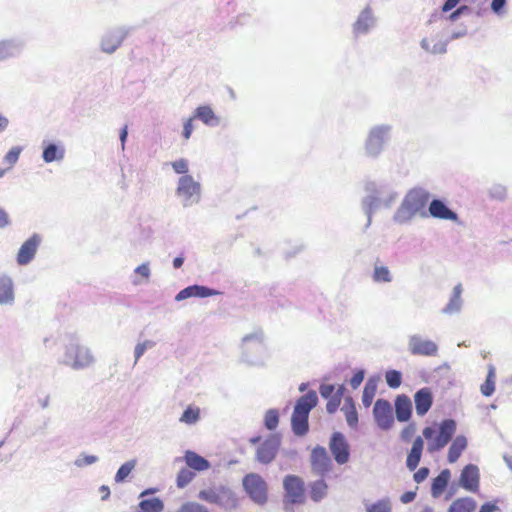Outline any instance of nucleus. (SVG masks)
<instances>
[{"label":"nucleus","instance_id":"ea45409f","mask_svg":"<svg viewBox=\"0 0 512 512\" xmlns=\"http://www.w3.org/2000/svg\"><path fill=\"white\" fill-rule=\"evenodd\" d=\"M377 390V381L374 378H369L365 384L362 403L365 407H369L372 404L373 398Z\"/></svg>","mask_w":512,"mask_h":512},{"label":"nucleus","instance_id":"bf43d9fd","mask_svg":"<svg viewBox=\"0 0 512 512\" xmlns=\"http://www.w3.org/2000/svg\"><path fill=\"white\" fill-rule=\"evenodd\" d=\"M341 401L339 400V396H332L329 398L326 404V410L329 414H333L337 411Z\"/></svg>","mask_w":512,"mask_h":512},{"label":"nucleus","instance_id":"6e6552de","mask_svg":"<svg viewBox=\"0 0 512 512\" xmlns=\"http://www.w3.org/2000/svg\"><path fill=\"white\" fill-rule=\"evenodd\" d=\"M456 431V422L453 419H445L439 425V432L434 437L433 427H425L422 431L423 437L428 440L427 450L430 453L442 450L451 440Z\"/></svg>","mask_w":512,"mask_h":512},{"label":"nucleus","instance_id":"9b49d317","mask_svg":"<svg viewBox=\"0 0 512 512\" xmlns=\"http://www.w3.org/2000/svg\"><path fill=\"white\" fill-rule=\"evenodd\" d=\"M407 349L411 355L424 357L437 356L439 350L438 345L434 341L418 333L408 336Z\"/></svg>","mask_w":512,"mask_h":512},{"label":"nucleus","instance_id":"c85d7f7f","mask_svg":"<svg viewBox=\"0 0 512 512\" xmlns=\"http://www.w3.org/2000/svg\"><path fill=\"white\" fill-rule=\"evenodd\" d=\"M14 300L13 281L11 277L2 275L0 277V305H13Z\"/></svg>","mask_w":512,"mask_h":512},{"label":"nucleus","instance_id":"423d86ee","mask_svg":"<svg viewBox=\"0 0 512 512\" xmlns=\"http://www.w3.org/2000/svg\"><path fill=\"white\" fill-rule=\"evenodd\" d=\"M242 357L250 365H263L266 359V347L261 330H256L242 338Z\"/></svg>","mask_w":512,"mask_h":512},{"label":"nucleus","instance_id":"37998d69","mask_svg":"<svg viewBox=\"0 0 512 512\" xmlns=\"http://www.w3.org/2000/svg\"><path fill=\"white\" fill-rule=\"evenodd\" d=\"M200 418V409L198 407L189 406L181 415L180 422L193 425Z\"/></svg>","mask_w":512,"mask_h":512},{"label":"nucleus","instance_id":"dca6fc26","mask_svg":"<svg viewBox=\"0 0 512 512\" xmlns=\"http://www.w3.org/2000/svg\"><path fill=\"white\" fill-rule=\"evenodd\" d=\"M329 448L338 464L342 465L348 462L350 456L349 445L342 433L334 432L332 434Z\"/></svg>","mask_w":512,"mask_h":512},{"label":"nucleus","instance_id":"1a4fd4ad","mask_svg":"<svg viewBox=\"0 0 512 512\" xmlns=\"http://www.w3.org/2000/svg\"><path fill=\"white\" fill-rule=\"evenodd\" d=\"M285 490L284 509L293 512V505L304 502V482L296 475H287L283 480Z\"/></svg>","mask_w":512,"mask_h":512},{"label":"nucleus","instance_id":"09e8293b","mask_svg":"<svg viewBox=\"0 0 512 512\" xmlns=\"http://www.w3.org/2000/svg\"><path fill=\"white\" fill-rule=\"evenodd\" d=\"M99 458L95 455H87L85 453H81L75 460L74 465L78 468H83L89 465L96 463Z\"/></svg>","mask_w":512,"mask_h":512},{"label":"nucleus","instance_id":"4be33fe9","mask_svg":"<svg viewBox=\"0 0 512 512\" xmlns=\"http://www.w3.org/2000/svg\"><path fill=\"white\" fill-rule=\"evenodd\" d=\"M415 409L418 416H424L433 404V395L429 388L424 387L414 394Z\"/></svg>","mask_w":512,"mask_h":512},{"label":"nucleus","instance_id":"c756f323","mask_svg":"<svg viewBox=\"0 0 512 512\" xmlns=\"http://www.w3.org/2000/svg\"><path fill=\"white\" fill-rule=\"evenodd\" d=\"M467 445L468 441L464 435L456 436L449 447L447 456L448 462L455 463L461 456L462 452L467 448Z\"/></svg>","mask_w":512,"mask_h":512},{"label":"nucleus","instance_id":"69168bd1","mask_svg":"<svg viewBox=\"0 0 512 512\" xmlns=\"http://www.w3.org/2000/svg\"><path fill=\"white\" fill-rule=\"evenodd\" d=\"M507 0H493L491 3V10L500 15L502 13L503 8L505 7Z\"/></svg>","mask_w":512,"mask_h":512},{"label":"nucleus","instance_id":"13d9d810","mask_svg":"<svg viewBox=\"0 0 512 512\" xmlns=\"http://www.w3.org/2000/svg\"><path fill=\"white\" fill-rule=\"evenodd\" d=\"M495 391V380H486L481 385V393L484 396H491Z\"/></svg>","mask_w":512,"mask_h":512},{"label":"nucleus","instance_id":"a211bd4d","mask_svg":"<svg viewBox=\"0 0 512 512\" xmlns=\"http://www.w3.org/2000/svg\"><path fill=\"white\" fill-rule=\"evenodd\" d=\"M479 468L474 464L466 465L459 478V485L467 491L476 492L479 489Z\"/></svg>","mask_w":512,"mask_h":512},{"label":"nucleus","instance_id":"bb28decb","mask_svg":"<svg viewBox=\"0 0 512 512\" xmlns=\"http://www.w3.org/2000/svg\"><path fill=\"white\" fill-rule=\"evenodd\" d=\"M462 292L463 288L460 283L454 286L449 302L442 309L443 314L454 315L461 311L463 305V301L461 298Z\"/></svg>","mask_w":512,"mask_h":512},{"label":"nucleus","instance_id":"e2e57ef3","mask_svg":"<svg viewBox=\"0 0 512 512\" xmlns=\"http://www.w3.org/2000/svg\"><path fill=\"white\" fill-rule=\"evenodd\" d=\"M193 297V290H192V286H188L184 289H182L181 291H179L176 296H175V300L177 302H180V301H183L185 299H188V298H191Z\"/></svg>","mask_w":512,"mask_h":512},{"label":"nucleus","instance_id":"a18cd8bd","mask_svg":"<svg viewBox=\"0 0 512 512\" xmlns=\"http://www.w3.org/2000/svg\"><path fill=\"white\" fill-rule=\"evenodd\" d=\"M279 424V413L276 409H269L264 416V425L265 427L272 431L277 428Z\"/></svg>","mask_w":512,"mask_h":512},{"label":"nucleus","instance_id":"0e129e2a","mask_svg":"<svg viewBox=\"0 0 512 512\" xmlns=\"http://www.w3.org/2000/svg\"><path fill=\"white\" fill-rule=\"evenodd\" d=\"M429 475V469L427 467H421L414 475L413 479L416 483L423 482Z\"/></svg>","mask_w":512,"mask_h":512},{"label":"nucleus","instance_id":"5701e85b","mask_svg":"<svg viewBox=\"0 0 512 512\" xmlns=\"http://www.w3.org/2000/svg\"><path fill=\"white\" fill-rule=\"evenodd\" d=\"M193 118L199 119L208 127H217L221 122L220 117L215 114L209 105L198 106L194 110Z\"/></svg>","mask_w":512,"mask_h":512},{"label":"nucleus","instance_id":"6ab92c4d","mask_svg":"<svg viewBox=\"0 0 512 512\" xmlns=\"http://www.w3.org/2000/svg\"><path fill=\"white\" fill-rule=\"evenodd\" d=\"M311 464L313 471L321 476L329 471L331 459L324 447L317 446L312 450Z\"/></svg>","mask_w":512,"mask_h":512},{"label":"nucleus","instance_id":"5fc2aeb1","mask_svg":"<svg viewBox=\"0 0 512 512\" xmlns=\"http://www.w3.org/2000/svg\"><path fill=\"white\" fill-rule=\"evenodd\" d=\"M416 432V425L414 423H410L407 425L400 434V437L403 441L408 442L411 440L412 436Z\"/></svg>","mask_w":512,"mask_h":512},{"label":"nucleus","instance_id":"0eeeda50","mask_svg":"<svg viewBox=\"0 0 512 512\" xmlns=\"http://www.w3.org/2000/svg\"><path fill=\"white\" fill-rule=\"evenodd\" d=\"M175 196L183 208H190L200 203L202 198L201 183L192 175H183L178 178Z\"/></svg>","mask_w":512,"mask_h":512},{"label":"nucleus","instance_id":"a19ab883","mask_svg":"<svg viewBox=\"0 0 512 512\" xmlns=\"http://www.w3.org/2000/svg\"><path fill=\"white\" fill-rule=\"evenodd\" d=\"M139 512H162L164 503L160 498L145 499L139 503Z\"/></svg>","mask_w":512,"mask_h":512},{"label":"nucleus","instance_id":"e433bc0d","mask_svg":"<svg viewBox=\"0 0 512 512\" xmlns=\"http://www.w3.org/2000/svg\"><path fill=\"white\" fill-rule=\"evenodd\" d=\"M475 505L476 503L472 498H460L450 505L449 512H472Z\"/></svg>","mask_w":512,"mask_h":512},{"label":"nucleus","instance_id":"a878e982","mask_svg":"<svg viewBox=\"0 0 512 512\" xmlns=\"http://www.w3.org/2000/svg\"><path fill=\"white\" fill-rule=\"evenodd\" d=\"M45 144V142L43 143ZM65 147L62 144L48 143L44 145L42 158L45 163L60 162L65 157Z\"/></svg>","mask_w":512,"mask_h":512},{"label":"nucleus","instance_id":"c03bdc74","mask_svg":"<svg viewBox=\"0 0 512 512\" xmlns=\"http://www.w3.org/2000/svg\"><path fill=\"white\" fill-rule=\"evenodd\" d=\"M156 346V342L153 340H144L136 344L134 348V365L137 364L139 359L144 355L147 350H150Z\"/></svg>","mask_w":512,"mask_h":512},{"label":"nucleus","instance_id":"6e6d98bb","mask_svg":"<svg viewBox=\"0 0 512 512\" xmlns=\"http://www.w3.org/2000/svg\"><path fill=\"white\" fill-rule=\"evenodd\" d=\"M134 273L137 274V275H140L145 280H148L150 278V275H151V270H150V267H149V263L145 262V263H142L141 265L137 266L134 269Z\"/></svg>","mask_w":512,"mask_h":512},{"label":"nucleus","instance_id":"39448f33","mask_svg":"<svg viewBox=\"0 0 512 512\" xmlns=\"http://www.w3.org/2000/svg\"><path fill=\"white\" fill-rule=\"evenodd\" d=\"M63 365L73 370H84L95 363V357L90 348L77 342H71L65 346L63 357L60 361Z\"/></svg>","mask_w":512,"mask_h":512},{"label":"nucleus","instance_id":"052dcab7","mask_svg":"<svg viewBox=\"0 0 512 512\" xmlns=\"http://www.w3.org/2000/svg\"><path fill=\"white\" fill-rule=\"evenodd\" d=\"M334 390L335 386L332 384H322L319 388L320 395L325 399L331 398Z\"/></svg>","mask_w":512,"mask_h":512},{"label":"nucleus","instance_id":"72a5a7b5","mask_svg":"<svg viewBox=\"0 0 512 512\" xmlns=\"http://www.w3.org/2000/svg\"><path fill=\"white\" fill-rule=\"evenodd\" d=\"M372 279L375 283H390L393 280L390 269L376 262L373 268Z\"/></svg>","mask_w":512,"mask_h":512},{"label":"nucleus","instance_id":"aec40b11","mask_svg":"<svg viewBox=\"0 0 512 512\" xmlns=\"http://www.w3.org/2000/svg\"><path fill=\"white\" fill-rule=\"evenodd\" d=\"M429 215L436 219L458 221V214L451 210L441 199H433L428 207Z\"/></svg>","mask_w":512,"mask_h":512},{"label":"nucleus","instance_id":"20e7f679","mask_svg":"<svg viewBox=\"0 0 512 512\" xmlns=\"http://www.w3.org/2000/svg\"><path fill=\"white\" fill-rule=\"evenodd\" d=\"M198 498L209 504L217 505L225 511H231L238 507V498L235 492L226 485H213L202 489Z\"/></svg>","mask_w":512,"mask_h":512},{"label":"nucleus","instance_id":"ddd939ff","mask_svg":"<svg viewBox=\"0 0 512 512\" xmlns=\"http://www.w3.org/2000/svg\"><path fill=\"white\" fill-rule=\"evenodd\" d=\"M128 30L124 27H117L106 31L100 40V49L106 54L114 53L122 44Z\"/></svg>","mask_w":512,"mask_h":512},{"label":"nucleus","instance_id":"4468645a","mask_svg":"<svg viewBox=\"0 0 512 512\" xmlns=\"http://www.w3.org/2000/svg\"><path fill=\"white\" fill-rule=\"evenodd\" d=\"M26 42L21 37L0 39V63L18 58L24 51Z\"/></svg>","mask_w":512,"mask_h":512},{"label":"nucleus","instance_id":"7c9ffc66","mask_svg":"<svg viewBox=\"0 0 512 512\" xmlns=\"http://www.w3.org/2000/svg\"><path fill=\"white\" fill-rule=\"evenodd\" d=\"M451 477L449 469L442 470L437 477L433 479L431 486V494L434 498L439 497L448 485Z\"/></svg>","mask_w":512,"mask_h":512},{"label":"nucleus","instance_id":"3c124183","mask_svg":"<svg viewBox=\"0 0 512 512\" xmlns=\"http://www.w3.org/2000/svg\"><path fill=\"white\" fill-rule=\"evenodd\" d=\"M171 167L175 173L183 175H189V163L186 159L181 158L176 161L171 162Z\"/></svg>","mask_w":512,"mask_h":512},{"label":"nucleus","instance_id":"603ef678","mask_svg":"<svg viewBox=\"0 0 512 512\" xmlns=\"http://www.w3.org/2000/svg\"><path fill=\"white\" fill-rule=\"evenodd\" d=\"M179 512H210L209 509L197 502H186L181 507Z\"/></svg>","mask_w":512,"mask_h":512},{"label":"nucleus","instance_id":"774afa93","mask_svg":"<svg viewBox=\"0 0 512 512\" xmlns=\"http://www.w3.org/2000/svg\"><path fill=\"white\" fill-rule=\"evenodd\" d=\"M499 510V507L495 503L486 502L481 507L479 512H495Z\"/></svg>","mask_w":512,"mask_h":512},{"label":"nucleus","instance_id":"680f3d73","mask_svg":"<svg viewBox=\"0 0 512 512\" xmlns=\"http://www.w3.org/2000/svg\"><path fill=\"white\" fill-rule=\"evenodd\" d=\"M193 117L187 119L185 122H184V125H183V132H182V135L184 137L185 140H188L191 135H192V132H193Z\"/></svg>","mask_w":512,"mask_h":512},{"label":"nucleus","instance_id":"de8ad7c7","mask_svg":"<svg viewBox=\"0 0 512 512\" xmlns=\"http://www.w3.org/2000/svg\"><path fill=\"white\" fill-rule=\"evenodd\" d=\"M193 290V297L205 298L218 295L220 292L202 285H191Z\"/></svg>","mask_w":512,"mask_h":512},{"label":"nucleus","instance_id":"b1692460","mask_svg":"<svg viewBox=\"0 0 512 512\" xmlns=\"http://www.w3.org/2000/svg\"><path fill=\"white\" fill-rule=\"evenodd\" d=\"M317 403L318 396L315 391L311 390L296 401L293 412L309 416L310 411L317 405Z\"/></svg>","mask_w":512,"mask_h":512},{"label":"nucleus","instance_id":"79ce46f5","mask_svg":"<svg viewBox=\"0 0 512 512\" xmlns=\"http://www.w3.org/2000/svg\"><path fill=\"white\" fill-rule=\"evenodd\" d=\"M487 192H488V196L492 200H496V201H500V202L505 201L508 197V189L504 184H501V183H493L488 188Z\"/></svg>","mask_w":512,"mask_h":512},{"label":"nucleus","instance_id":"8fccbe9b","mask_svg":"<svg viewBox=\"0 0 512 512\" xmlns=\"http://www.w3.org/2000/svg\"><path fill=\"white\" fill-rule=\"evenodd\" d=\"M194 476L195 474L191 470L182 469L177 475V486L184 488L193 480Z\"/></svg>","mask_w":512,"mask_h":512},{"label":"nucleus","instance_id":"4d7b16f0","mask_svg":"<svg viewBox=\"0 0 512 512\" xmlns=\"http://www.w3.org/2000/svg\"><path fill=\"white\" fill-rule=\"evenodd\" d=\"M364 376H365V371L360 369L358 370L354 376L350 379V385L353 389H357L362 381L364 380Z\"/></svg>","mask_w":512,"mask_h":512},{"label":"nucleus","instance_id":"2f4dec72","mask_svg":"<svg viewBox=\"0 0 512 512\" xmlns=\"http://www.w3.org/2000/svg\"><path fill=\"white\" fill-rule=\"evenodd\" d=\"M184 458L187 466L196 471H204L210 467V463L204 457L193 451H187Z\"/></svg>","mask_w":512,"mask_h":512},{"label":"nucleus","instance_id":"cd10ccee","mask_svg":"<svg viewBox=\"0 0 512 512\" xmlns=\"http://www.w3.org/2000/svg\"><path fill=\"white\" fill-rule=\"evenodd\" d=\"M424 441L422 437L418 436L414 439L410 452L406 459V466L410 471H414L421 460Z\"/></svg>","mask_w":512,"mask_h":512},{"label":"nucleus","instance_id":"473e14b6","mask_svg":"<svg viewBox=\"0 0 512 512\" xmlns=\"http://www.w3.org/2000/svg\"><path fill=\"white\" fill-rule=\"evenodd\" d=\"M308 418L309 416L307 415L293 412L291 417V426L292 431L296 436H304L308 432Z\"/></svg>","mask_w":512,"mask_h":512},{"label":"nucleus","instance_id":"2eb2a0df","mask_svg":"<svg viewBox=\"0 0 512 512\" xmlns=\"http://www.w3.org/2000/svg\"><path fill=\"white\" fill-rule=\"evenodd\" d=\"M373 415L376 424L382 430H389L393 423V411L391 404L385 399H378L373 407Z\"/></svg>","mask_w":512,"mask_h":512},{"label":"nucleus","instance_id":"393cba45","mask_svg":"<svg viewBox=\"0 0 512 512\" xmlns=\"http://www.w3.org/2000/svg\"><path fill=\"white\" fill-rule=\"evenodd\" d=\"M395 413L399 422H407L412 414V402L406 395H398L395 399Z\"/></svg>","mask_w":512,"mask_h":512},{"label":"nucleus","instance_id":"412c9836","mask_svg":"<svg viewBox=\"0 0 512 512\" xmlns=\"http://www.w3.org/2000/svg\"><path fill=\"white\" fill-rule=\"evenodd\" d=\"M376 25V18L374 17L371 9L366 7L361 11L357 20L353 25V33L358 35H365Z\"/></svg>","mask_w":512,"mask_h":512},{"label":"nucleus","instance_id":"f8f14e48","mask_svg":"<svg viewBox=\"0 0 512 512\" xmlns=\"http://www.w3.org/2000/svg\"><path fill=\"white\" fill-rule=\"evenodd\" d=\"M281 436L279 434H271L263 440L257 447L255 459L261 464L267 465L271 463L280 448Z\"/></svg>","mask_w":512,"mask_h":512},{"label":"nucleus","instance_id":"c9c22d12","mask_svg":"<svg viewBox=\"0 0 512 512\" xmlns=\"http://www.w3.org/2000/svg\"><path fill=\"white\" fill-rule=\"evenodd\" d=\"M328 485L323 479L310 484V497L314 502H320L327 496Z\"/></svg>","mask_w":512,"mask_h":512},{"label":"nucleus","instance_id":"4c0bfd02","mask_svg":"<svg viewBox=\"0 0 512 512\" xmlns=\"http://www.w3.org/2000/svg\"><path fill=\"white\" fill-rule=\"evenodd\" d=\"M137 465L136 459H131L123 463L119 469L117 470L114 481L116 483H123L126 481L127 477L131 474V472L135 469Z\"/></svg>","mask_w":512,"mask_h":512},{"label":"nucleus","instance_id":"9d476101","mask_svg":"<svg viewBox=\"0 0 512 512\" xmlns=\"http://www.w3.org/2000/svg\"><path fill=\"white\" fill-rule=\"evenodd\" d=\"M242 485L254 503L263 505L267 502L268 487L262 476L257 473H249L243 478Z\"/></svg>","mask_w":512,"mask_h":512},{"label":"nucleus","instance_id":"58836bf2","mask_svg":"<svg viewBox=\"0 0 512 512\" xmlns=\"http://www.w3.org/2000/svg\"><path fill=\"white\" fill-rule=\"evenodd\" d=\"M366 512H392V502L385 497L373 503H365Z\"/></svg>","mask_w":512,"mask_h":512},{"label":"nucleus","instance_id":"338daca9","mask_svg":"<svg viewBox=\"0 0 512 512\" xmlns=\"http://www.w3.org/2000/svg\"><path fill=\"white\" fill-rule=\"evenodd\" d=\"M447 51V42H437L431 49L432 54H444Z\"/></svg>","mask_w":512,"mask_h":512},{"label":"nucleus","instance_id":"f704fd0d","mask_svg":"<svg viewBox=\"0 0 512 512\" xmlns=\"http://www.w3.org/2000/svg\"><path fill=\"white\" fill-rule=\"evenodd\" d=\"M341 410L345 414L347 424L351 428H355L358 424V413L351 397L346 398Z\"/></svg>","mask_w":512,"mask_h":512},{"label":"nucleus","instance_id":"864d4df0","mask_svg":"<svg viewBox=\"0 0 512 512\" xmlns=\"http://www.w3.org/2000/svg\"><path fill=\"white\" fill-rule=\"evenodd\" d=\"M21 151L22 148L18 146L11 148L9 152L5 155V162L10 165H14L18 161Z\"/></svg>","mask_w":512,"mask_h":512},{"label":"nucleus","instance_id":"49530a36","mask_svg":"<svg viewBox=\"0 0 512 512\" xmlns=\"http://www.w3.org/2000/svg\"><path fill=\"white\" fill-rule=\"evenodd\" d=\"M387 385L392 388H398L402 383V374L398 370H388L385 374Z\"/></svg>","mask_w":512,"mask_h":512},{"label":"nucleus","instance_id":"7ed1b4c3","mask_svg":"<svg viewBox=\"0 0 512 512\" xmlns=\"http://www.w3.org/2000/svg\"><path fill=\"white\" fill-rule=\"evenodd\" d=\"M393 127L387 123L371 126L363 141V154L371 160L378 159L392 139Z\"/></svg>","mask_w":512,"mask_h":512},{"label":"nucleus","instance_id":"f3484780","mask_svg":"<svg viewBox=\"0 0 512 512\" xmlns=\"http://www.w3.org/2000/svg\"><path fill=\"white\" fill-rule=\"evenodd\" d=\"M40 242L41 237L38 234H34L26 240L18 251L17 263L22 266L29 264L34 259Z\"/></svg>","mask_w":512,"mask_h":512},{"label":"nucleus","instance_id":"f257e3e1","mask_svg":"<svg viewBox=\"0 0 512 512\" xmlns=\"http://www.w3.org/2000/svg\"><path fill=\"white\" fill-rule=\"evenodd\" d=\"M365 191L367 195L362 199L361 207L367 216L366 227H369L372 222L373 213L382 207L390 208L393 206L398 200L400 193L392 184L386 182H370L366 185Z\"/></svg>","mask_w":512,"mask_h":512},{"label":"nucleus","instance_id":"f03ea898","mask_svg":"<svg viewBox=\"0 0 512 512\" xmlns=\"http://www.w3.org/2000/svg\"><path fill=\"white\" fill-rule=\"evenodd\" d=\"M429 199L430 193L422 187L409 190L395 211L393 221L398 224H406L417 215L426 217L425 207Z\"/></svg>","mask_w":512,"mask_h":512}]
</instances>
